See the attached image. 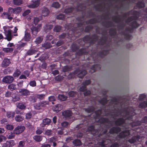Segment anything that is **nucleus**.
<instances>
[{
  "mask_svg": "<svg viewBox=\"0 0 147 147\" xmlns=\"http://www.w3.org/2000/svg\"><path fill=\"white\" fill-rule=\"evenodd\" d=\"M41 147H50V146L48 144H43Z\"/></svg>",
  "mask_w": 147,
  "mask_h": 147,
  "instance_id": "nucleus-64",
  "label": "nucleus"
},
{
  "mask_svg": "<svg viewBox=\"0 0 147 147\" xmlns=\"http://www.w3.org/2000/svg\"><path fill=\"white\" fill-rule=\"evenodd\" d=\"M47 40H51V39L53 38V36L51 35H48L47 36Z\"/></svg>",
  "mask_w": 147,
  "mask_h": 147,
  "instance_id": "nucleus-53",
  "label": "nucleus"
},
{
  "mask_svg": "<svg viewBox=\"0 0 147 147\" xmlns=\"http://www.w3.org/2000/svg\"><path fill=\"white\" fill-rule=\"evenodd\" d=\"M61 29V27L59 26H57L55 28L54 31L56 32H59Z\"/></svg>",
  "mask_w": 147,
  "mask_h": 147,
  "instance_id": "nucleus-37",
  "label": "nucleus"
},
{
  "mask_svg": "<svg viewBox=\"0 0 147 147\" xmlns=\"http://www.w3.org/2000/svg\"><path fill=\"white\" fill-rule=\"evenodd\" d=\"M14 112L7 111L6 112V116L9 118H12L14 116Z\"/></svg>",
  "mask_w": 147,
  "mask_h": 147,
  "instance_id": "nucleus-16",
  "label": "nucleus"
},
{
  "mask_svg": "<svg viewBox=\"0 0 147 147\" xmlns=\"http://www.w3.org/2000/svg\"><path fill=\"white\" fill-rule=\"evenodd\" d=\"M86 74L85 71H83L80 74H78V76L79 77L82 78L85 74Z\"/></svg>",
  "mask_w": 147,
  "mask_h": 147,
  "instance_id": "nucleus-35",
  "label": "nucleus"
},
{
  "mask_svg": "<svg viewBox=\"0 0 147 147\" xmlns=\"http://www.w3.org/2000/svg\"><path fill=\"white\" fill-rule=\"evenodd\" d=\"M1 17L4 19H7L10 20L12 19V18L7 13L4 12L1 15Z\"/></svg>",
  "mask_w": 147,
  "mask_h": 147,
  "instance_id": "nucleus-9",
  "label": "nucleus"
},
{
  "mask_svg": "<svg viewBox=\"0 0 147 147\" xmlns=\"http://www.w3.org/2000/svg\"><path fill=\"white\" fill-rule=\"evenodd\" d=\"M47 105H48V102L47 101H43L41 102L40 104L34 106V107L37 109H39L41 108V107H45Z\"/></svg>",
  "mask_w": 147,
  "mask_h": 147,
  "instance_id": "nucleus-8",
  "label": "nucleus"
},
{
  "mask_svg": "<svg viewBox=\"0 0 147 147\" xmlns=\"http://www.w3.org/2000/svg\"><path fill=\"white\" fill-rule=\"evenodd\" d=\"M68 94L70 97H72L74 96L76 93L74 91H71L69 92Z\"/></svg>",
  "mask_w": 147,
  "mask_h": 147,
  "instance_id": "nucleus-41",
  "label": "nucleus"
},
{
  "mask_svg": "<svg viewBox=\"0 0 147 147\" xmlns=\"http://www.w3.org/2000/svg\"><path fill=\"white\" fill-rule=\"evenodd\" d=\"M24 73L28 77L29 76L30 74L29 72L27 71H24Z\"/></svg>",
  "mask_w": 147,
  "mask_h": 147,
  "instance_id": "nucleus-62",
  "label": "nucleus"
},
{
  "mask_svg": "<svg viewBox=\"0 0 147 147\" xmlns=\"http://www.w3.org/2000/svg\"><path fill=\"white\" fill-rule=\"evenodd\" d=\"M22 10L21 7H18L14 8V13L18 14L20 13Z\"/></svg>",
  "mask_w": 147,
  "mask_h": 147,
  "instance_id": "nucleus-23",
  "label": "nucleus"
},
{
  "mask_svg": "<svg viewBox=\"0 0 147 147\" xmlns=\"http://www.w3.org/2000/svg\"><path fill=\"white\" fill-rule=\"evenodd\" d=\"M59 73L58 71L57 70H55L52 72V73L54 75L57 74Z\"/></svg>",
  "mask_w": 147,
  "mask_h": 147,
  "instance_id": "nucleus-58",
  "label": "nucleus"
},
{
  "mask_svg": "<svg viewBox=\"0 0 147 147\" xmlns=\"http://www.w3.org/2000/svg\"><path fill=\"white\" fill-rule=\"evenodd\" d=\"M146 96L144 94H141L140 95V99H143V98H145Z\"/></svg>",
  "mask_w": 147,
  "mask_h": 147,
  "instance_id": "nucleus-55",
  "label": "nucleus"
},
{
  "mask_svg": "<svg viewBox=\"0 0 147 147\" xmlns=\"http://www.w3.org/2000/svg\"><path fill=\"white\" fill-rule=\"evenodd\" d=\"M30 34L27 32H25L24 39L26 41H28L30 39Z\"/></svg>",
  "mask_w": 147,
  "mask_h": 147,
  "instance_id": "nucleus-15",
  "label": "nucleus"
},
{
  "mask_svg": "<svg viewBox=\"0 0 147 147\" xmlns=\"http://www.w3.org/2000/svg\"><path fill=\"white\" fill-rule=\"evenodd\" d=\"M73 9L72 8H69L66 9L65 10V12L66 13L70 12L72 11Z\"/></svg>",
  "mask_w": 147,
  "mask_h": 147,
  "instance_id": "nucleus-46",
  "label": "nucleus"
},
{
  "mask_svg": "<svg viewBox=\"0 0 147 147\" xmlns=\"http://www.w3.org/2000/svg\"><path fill=\"white\" fill-rule=\"evenodd\" d=\"M24 127L22 126H19L16 127L14 129L13 132L15 134H18L22 133L25 130Z\"/></svg>",
  "mask_w": 147,
  "mask_h": 147,
  "instance_id": "nucleus-2",
  "label": "nucleus"
},
{
  "mask_svg": "<svg viewBox=\"0 0 147 147\" xmlns=\"http://www.w3.org/2000/svg\"><path fill=\"white\" fill-rule=\"evenodd\" d=\"M15 144V142L14 140H10L7 141L6 143L4 144L3 145V147H12Z\"/></svg>",
  "mask_w": 147,
  "mask_h": 147,
  "instance_id": "nucleus-5",
  "label": "nucleus"
},
{
  "mask_svg": "<svg viewBox=\"0 0 147 147\" xmlns=\"http://www.w3.org/2000/svg\"><path fill=\"white\" fill-rule=\"evenodd\" d=\"M55 139L53 137L51 138L50 139V143L55 142Z\"/></svg>",
  "mask_w": 147,
  "mask_h": 147,
  "instance_id": "nucleus-60",
  "label": "nucleus"
},
{
  "mask_svg": "<svg viewBox=\"0 0 147 147\" xmlns=\"http://www.w3.org/2000/svg\"><path fill=\"white\" fill-rule=\"evenodd\" d=\"M58 98L60 100L64 101L67 99V97L63 94H59L58 96Z\"/></svg>",
  "mask_w": 147,
  "mask_h": 147,
  "instance_id": "nucleus-21",
  "label": "nucleus"
},
{
  "mask_svg": "<svg viewBox=\"0 0 147 147\" xmlns=\"http://www.w3.org/2000/svg\"><path fill=\"white\" fill-rule=\"evenodd\" d=\"M23 0H13L14 3L16 5H20L22 3Z\"/></svg>",
  "mask_w": 147,
  "mask_h": 147,
  "instance_id": "nucleus-26",
  "label": "nucleus"
},
{
  "mask_svg": "<svg viewBox=\"0 0 147 147\" xmlns=\"http://www.w3.org/2000/svg\"><path fill=\"white\" fill-rule=\"evenodd\" d=\"M8 88L11 90H13L16 89V85L13 84H12L9 85L8 86Z\"/></svg>",
  "mask_w": 147,
  "mask_h": 147,
  "instance_id": "nucleus-25",
  "label": "nucleus"
},
{
  "mask_svg": "<svg viewBox=\"0 0 147 147\" xmlns=\"http://www.w3.org/2000/svg\"><path fill=\"white\" fill-rule=\"evenodd\" d=\"M90 83V80H88L85 81L84 83V86L80 88V90L81 91H84L86 90V88L84 86L85 85H88Z\"/></svg>",
  "mask_w": 147,
  "mask_h": 147,
  "instance_id": "nucleus-12",
  "label": "nucleus"
},
{
  "mask_svg": "<svg viewBox=\"0 0 147 147\" xmlns=\"http://www.w3.org/2000/svg\"><path fill=\"white\" fill-rule=\"evenodd\" d=\"M30 13V10H27L23 13L22 15L24 17L26 16Z\"/></svg>",
  "mask_w": 147,
  "mask_h": 147,
  "instance_id": "nucleus-36",
  "label": "nucleus"
},
{
  "mask_svg": "<svg viewBox=\"0 0 147 147\" xmlns=\"http://www.w3.org/2000/svg\"><path fill=\"white\" fill-rule=\"evenodd\" d=\"M51 120L49 118H46L43 120V123L41 124L42 127H43L45 125H48L51 123Z\"/></svg>",
  "mask_w": 147,
  "mask_h": 147,
  "instance_id": "nucleus-10",
  "label": "nucleus"
},
{
  "mask_svg": "<svg viewBox=\"0 0 147 147\" xmlns=\"http://www.w3.org/2000/svg\"><path fill=\"white\" fill-rule=\"evenodd\" d=\"M43 46L45 48V49H48L51 47V46L49 43H47L44 44Z\"/></svg>",
  "mask_w": 147,
  "mask_h": 147,
  "instance_id": "nucleus-45",
  "label": "nucleus"
},
{
  "mask_svg": "<svg viewBox=\"0 0 147 147\" xmlns=\"http://www.w3.org/2000/svg\"><path fill=\"white\" fill-rule=\"evenodd\" d=\"M5 96L7 97H9L11 96V93L10 92H8L5 94Z\"/></svg>",
  "mask_w": 147,
  "mask_h": 147,
  "instance_id": "nucleus-59",
  "label": "nucleus"
},
{
  "mask_svg": "<svg viewBox=\"0 0 147 147\" xmlns=\"http://www.w3.org/2000/svg\"><path fill=\"white\" fill-rule=\"evenodd\" d=\"M25 143L24 141H20L19 142L18 147H24Z\"/></svg>",
  "mask_w": 147,
  "mask_h": 147,
  "instance_id": "nucleus-39",
  "label": "nucleus"
},
{
  "mask_svg": "<svg viewBox=\"0 0 147 147\" xmlns=\"http://www.w3.org/2000/svg\"><path fill=\"white\" fill-rule=\"evenodd\" d=\"M41 27V24H40L37 27H33L32 28V34L34 35H36L37 32L40 30Z\"/></svg>",
  "mask_w": 147,
  "mask_h": 147,
  "instance_id": "nucleus-6",
  "label": "nucleus"
},
{
  "mask_svg": "<svg viewBox=\"0 0 147 147\" xmlns=\"http://www.w3.org/2000/svg\"><path fill=\"white\" fill-rule=\"evenodd\" d=\"M21 74V72L20 70H17L13 74V76L14 78L17 77L19 76Z\"/></svg>",
  "mask_w": 147,
  "mask_h": 147,
  "instance_id": "nucleus-22",
  "label": "nucleus"
},
{
  "mask_svg": "<svg viewBox=\"0 0 147 147\" xmlns=\"http://www.w3.org/2000/svg\"><path fill=\"white\" fill-rule=\"evenodd\" d=\"M10 63L11 62L9 59L5 58L4 59L2 62V66L3 67H6L9 65Z\"/></svg>",
  "mask_w": 147,
  "mask_h": 147,
  "instance_id": "nucleus-7",
  "label": "nucleus"
},
{
  "mask_svg": "<svg viewBox=\"0 0 147 147\" xmlns=\"http://www.w3.org/2000/svg\"><path fill=\"white\" fill-rule=\"evenodd\" d=\"M8 11L11 13H14V8L13 9L11 7L9 8L8 9Z\"/></svg>",
  "mask_w": 147,
  "mask_h": 147,
  "instance_id": "nucleus-54",
  "label": "nucleus"
},
{
  "mask_svg": "<svg viewBox=\"0 0 147 147\" xmlns=\"http://www.w3.org/2000/svg\"><path fill=\"white\" fill-rule=\"evenodd\" d=\"M140 106L142 108L147 107V101L141 103L140 105Z\"/></svg>",
  "mask_w": 147,
  "mask_h": 147,
  "instance_id": "nucleus-32",
  "label": "nucleus"
},
{
  "mask_svg": "<svg viewBox=\"0 0 147 147\" xmlns=\"http://www.w3.org/2000/svg\"><path fill=\"white\" fill-rule=\"evenodd\" d=\"M43 131V130L42 129H38L36 131V133L38 134H41Z\"/></svg>",
  "mask_w": 147,
  "mask_h": 147,
  "instance_id": "nucleus-50",
  "label": "nucleus"
},
{
  "mask_svg": "<svg viewBox=\"0 0 147 147\" xmlns=\"http://www.w3.org/2000/svg\"><path fill=\"white\" fill-rule=\"evenodd\" d=\"M17 107L20 109H24L25 108L26 106L22 103H20L18 105Z\"/></svg>",
  "mask_w": 147,
  "mask_h": 147,
  "instance_id": "nucleus-29",
  "label": "nucleus"
},
{
  "mask_svg": "<svg viewBox=\"0 0 147 147\" xmlns=\"http://www.w3.org/2000/svg\"><path fill=\"white\" fill-rule=\"evenodd\" d=\"M49 13V11L46 8H44L42 11V15L43 16H46Z\"/></svg>",
  "mask_w": 147,
  "mask_h": 147,
  "instance_id": "nucleus-13",
  "label": "nucleus"
},
{
  "mask_svg": "<svg viewBox=\"0 0 147 147\" xmlns=\"http://www.w3.org/2000/svg\"><path fill=\"white\" fill-rule=\"evenodd\" d=\"M40 20V19H39L37 18H34L33 21L34 23L36 24Z\"/></svg>",
  "mask_w": 147,
  "mask_h": 147,
  "instance_id": "nucleus-44",
  "label": "nucleus"
},
{
  "mask_svg": "<svg viewBox=\"0 0 147 147\" xmlns=\"http://www.w3.org/2000/svg\"><path fill=\"white\" fill-rule=\"evenodd\" d=\"M52 6L55 8H58L59 6V5L58 2H55L53 3Z\"/></svg>",
  "mask_w": 147,
  "mask_h": 147,
  "instance_id": "nucleus-38",
  "label": "nucleus"
},
{
  "mask_svg": "<svg viewBox=\"0 0 147 147\" xmlns=\"http://www.w3.org/2000/svg\"><path fill=\"white\" fill-rule=\"evenodd\" d=\"M45 95L44 94H41L38 95L37 97L40 99H42L45 97Z\"/></svg>",
  "mask_w": 147,
  "mask_h": 147,
  "instance_id": "nucleus-52",
  "label": "nucleus"
},
{
  "mask_svg": "<svg viewBox=\"0 0 147 147\" xmlns=\"http://www.w3.org/2000/svg\"><path fill=\"white\" fill-rule=\"evenodd\" d=\"M15 119L17 121L20 122L23 120V118L22 116L18 115L16 117Z\"/></svg>",
  "mask_w": 147,
  "mask_h": 147,
  "instance_id": "nucleus-24",
  "label": "nucleus"
},
{
  "mask_svg": "<svg viewBox=\"0 0 147 147\" xmlns=\"http://www.w3.org/2000/svg\"><path fill=\"white\" fill-rule=\"evenodd\" d=\"M73 142L74 144L76 146H78L81 144V142L79 140H76L74 141Z\"/></svg>",
  "mask_w": 147,
  "mask_h": 147,
  "instance_id": "nucleus-27",
  "label": "nucleus"
},
{
  "mask_svg": "<svg viewBox=\"0 0 147 147\" xmlns=\"http://www.w3.org/2000/svg\"><path fill=\"white\" fill-rule=\"evenodd\" d=\"M34 139L36 141L39 142L42 140V137L38 136H36L33 137Z\"/></svg>",
  "mask_w": 147,
  "mask_h": 147,
  "instance_id": "nucleus-19",
  "label": "nucleus"
},
{
  "mask_svg": "<svg viewBox=\"0 0 147 147\" xmlns=\"http://www.w3.org/2000/svg\"><path fill=\"white\" fill-rule=\"evenodd\" d=\"M19 78L20 79H26V77L25 76H24V75H22L20 76Z\"/></svg>",
  "mask_w": 147,
  "mask_h": 147,
  "instance_id": "nucleus-61",
  "label": "nucleus"
},
{
  "mask_svg": "<svg viewBox=\"0 0 147 147\" xmlns=\"http://www.w3.org/2000/svg\"><path fill=\"white\" fill-rule=\"evenodd\" d=\"M66 116L69 117L71 115V112L70 111H66L64 112Z\"/></svg>",
  "mask_w": 147,
  "mask_h": 147,
  "instance_id": "nucleus-34",
  "label": "nucleus"
},
{
  "mask_svg": "<svg viewBox=\"0 0 147 147\" xmlns=\"http://www.w3.org/2000/svg\"><path fill=\"white\" fill-rule=\"evenodd\" d=\"M68 125V123L66 122H64L61 123V125L63 127L67 126Z\"/></svg>",
  "mask_w": 147,
  "mask_h": 147,
  "instance_id": "nucleus-48",
  "label": "nucleus"
},
{
  "mask_svg": "<svg viewBox=\"0 0 147 147\" xmlns=\"http://www.w3.org/2000/svg\"><path fill=\"white\" fill-rule=\"evenodd\" d=\"M14 80L13 77L11 76H7L3 78V82L5 83H10L12 82Z\"/></svg>",
  "mask_w": 147,
  "mask_h": 147,
  "instance_id": "nucleus-3",
  "label": "nucleus"
},
{
  "mask_svg": "<svg viewBox=\"0 0 147 147\" xmlns=\"http://www.w3.org/2000/svg\"><path fill=\"white\" fill-rule=\"evenodd\" d=\"M138 141L139 142H140L141 141V140L140 138L138 137L136 138V139H135L134 140V139H133V140H129V141L130 143H133L135 142L136 141Z\"/></svg>",
  "mask_w": 147,
  "mask_h": 147,
  "instance_id": "nucleus-31",
  "label": "nucleus"
},
{
  "mask_svg": "<svg viewBox=\"0 0 147 147\" xmlns=\"http://www.w3.org/2000/svg\"><path fill=\"white\" fill-rule=\"evenodd\" d=\"M21 94L24 96H27L29 94V92L26 90L22 89L20 91Z\"/></svg>",
  "mask_w": 147,
  "mask_h": 147,
  "instance_id": "nucleus-14",
  "label": "nucleus"
},
{
  "mask_svg": "<svg viewBox=\"0 0 147 147\" xmlns=\"http://www.w3.org/2000/svg\"><path fill=\"white\" fill-rule=\"evenodd\" d=\"M3 28L4 30V33L5 35V39H6L8 41L11 40L12 37L11 36V31L9 28V27L7 26H4Z\"/></svg>",
  "mask_w": 147,
  "mask_h": 147,
  "instance_id": "nucleus-1",
  "label": "nucleus"
},
{
  "mask_svg": "<svg viewBox=\"0 0 147 147\" xmlns=\"http://www.w3.org/2000/svg\"><path fill=\"white\" fill-rule=\"evenodd\" d=\"M49 101H52L55 100V98L54 96H53L49 97Z\"/></svg>",
  "mask_w": 147,
  "mask_h": 147,
  "instance_id": "nucleus-47",
  "label": "nucleus"
},
{
  "mask_svg": "<svg viewBox=\"0 0 147 147\" xmlns=\"http://www.w3.org/2000/svg\"><path fill=\"white\" fill-rule=\"evenodd\" d=\"M42 40V38L40 37L37 38L35 41L36 43L37 44L40 43Z\"/></svg>",
  "mask_w": 147,
  "mask_h": 147,
  "instance_id": "nucleus-33",
  "label": "nucleus"
},
{
  "mask_svg": "<svg viewBox=\"0 0 147 147\" xmlns=\"http://www.w3.org/2000/svg\"><path fill=\"white\" fill-rule=\"evenodd\" d=\"M90 93V91H88L84 92V94L85 96H86L89 94Z\"/></svg>",
  "mask_w": 147,
  "mask_h": 147,
  "instance_id": "nucleus-63",
  "label": "nucleus"
},
{
  "mask_svg": "<svg viewBox=\"0 0 147 147\" xmlns=\"http://www.w3.org/2000/svg\"><path fill=\"white\" fill-rule=\"evenodd\" d=\"M36 82L35 81H32L29 83L30 85L34 87L36 86Z\"/></svg>",
  "mask_w": 147,
  "mask_h": 147,
  "instance_id": "nucleus-42",
  "label": "nucleus"
},
{
  "mask_svg": "<svg viewBox=\"0 0 147 147\" xmlns=\"http://www.w3.org/2000/svg\"><path fill=\"white\" fill-rule=\"evenodd\" d=\"M64 15L62 14H60L57 16V18L59 19H63L64 18Z\"/></svg>",
  "mask_w": 147,
  "mask_h": 147,
  "instance_id": "nucleus-49",
  "label": "nucleus"
},
{
  "mask_svg": "<svg viewBox=\"0 0 147 147\" xmlns=\"http://www.w3.org/2000/svg\"><path fill=\"white\" fill-rule=\"evenodd\" d=\"M13 49L12 48H5L3 49V51L6 53H11L12 52Z\"/></svg>",
  "mask_w": 147,
  "mask_h": 147,
  "instance_id": "nucleus-18",
  "label": "nucleus"
},
{
  "mask_svg": "<svg viewBox=\"0 0 147 147\" xmlns=\"http://www.w3.org/2000/svg\"><path fill=\"white\" fill-rule=\"evenodd\" d=\"M13 46H14V45L12 43H9L7 45V47H12Z\"/></svg>",
  "mask_w": 147,
  "mask_h": 147,
  "instance_id": "nucleus-56",
  "label": "nucleus"
},
{
  "mask_svg": "<svg viewBox=\"0 0 147 147\" xmlns=\"http://www.w3.org/2000/svg\"><path fill=\"white\" fill-rule=\"evenodd\" d=\"M32 117L31 114L30 113H28L26 115V118L27 119H29Z\"/></svg>",
  "mask_w": 147,
  "mask_h": 147,
  "instance_id": "nucleus-51",
  "label": "nucleus"
},
{
  "mask_svg": "<svg viewBox=\"0 0 147 147\" xmlns=\"http://www.w3.org/2000/svg\"><path fill=\"white\" fill-rule=\"evenodd\" d=\"M36 51L34 50H29L27 52V54L28 55H31L35 53Z\"/></svg>",
  "mask_w": 147,
  "mask_h": 147,
  "instance_id": "nucleus-30",
  "label": "nucleus"
},
{
  "mask_svg": "<svg viewBox=\"0 0 147 147\" xmlns=\"http://www.w3.org/2000/svg\"><path fill=\"white\" fill-rule=\"evenodd\" d=\"M7 121V120L5 119H3L1 121V124H3Z\"/></svg>",
  "mask_w": 147,
  "mask_h": 147,
  "instance_id": "nucleus-57",
  "label": "nucleus"
},
{
  "mask_svg": "<svg viewBox=\"0 0 147 147\" xmlns=\"http://www.w3.org/2000/svg\"><path fill=\"white\" fill-rule=\"evenodd\" d=\"M52 134V131L51 130H47L45 133V134L47 136H50Z\"/></svg>",
  "mask_w": 147,
  "mask_h": 147,
  "instance_id": "nucleus-43",
  "label": "nucleus"
},
{
  "mask_svg": "<svg viewBox=\"0 0 147 147\" xmlns=\"http://www.w3.org/2000/svg\"><path fill=\"white\" fill-rule=\"evenodd\" d=\"M5 128L8 130H11L13 129L14 127L13 126L11 125L8 124L6 126Z\"/></svg>",
  "mask_w": 147,
  "mask_h": 147,
  "instance_id": "nucleus-28",
  "label": "nucleus"
},
{
  "mask_svg": "<svg viewBox=\"0 0 147 147\" xmlns=\"http://www.w3.org/2000/svg\"><path fill=\"white\" fill-rule=\"evenodd\" d=\"M129 132L128 131L126 130L121 132L120 134V136L122 137H125L129 135Z\"/></svg>",
  "mask_w": 147,
  "mask_h": 147,
  "instance_id": "nucleus-17",
  "label": "nucleus"
},
{
  "mask_svg": "<svg viewBox=\"0 0 147 147\" xmlns=\"http://www.w3.org/2000/svg\"><path fill=\"white\" fill-rule=\"evenodd\" d=\"M62 108V106L60 104H58L53 108V111L56 112L60 111Z\"/></svg>",
  "mask_w": 147,
  "mask_h": 147,
  "instance_id": "nucleus-11",
  "label": "nucleus"
},
{
  "mask_svg": "<svg viewBox=\"0 0 147 147\" xmlns=\"http://www.w3.org/2000/svg\"><path fill=\"white\" fill-rule=\"evenodd\" d=\"M12 97V100L14 102L16 101L19 100V98L18 96L15 94H13Z\"/></svg>",
  "mask_w": 147,
  "mask_h": 147,
  "instance_id": "nucleus-20",
  "label": "nucleus"
},
{
  "mask_svg": "<svg viewBox=\"0 0 147 147\" xmlns=\"http://www.w3.org/2000/svg\"><path fill=\"white\" fill-rule=\"evenodd\" d=\"M32 3L28 5V7L30 8H35L39 6L40 4V1L39 0H33Z\"/></svg>",
  "mask_w": 147,
  "mask_h": 147,
  "instance_id": "nucleus-4",
  "label": "nucleus"
},
{
  "mask_svg": "<svg viewBox=\"0 0 147 147\" xmlns=\"http://www.w3.org/2000/svg\"><path fill=\"white\" fill-rule=\"evenodd\" d=\"M6 140V138L4 136L2 135H0V142L3 141H5Z\"/></svg>",
  "mask_w": 147,
  "mask_h": 147,
  "instance_id": "nucleus-40",
  "label": "nucleus"
}]
</instances>
